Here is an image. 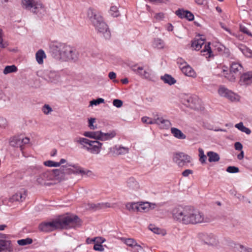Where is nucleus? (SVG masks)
Returning <instances> with one entry per match:
<instances>
[{
    "label": "nucleus",
    "instance_id": "obj_1",
    "mask_svg": "<svg viewBox=\"0 0 252 252\" xmlns=\"http://www.w3.org/2000/svg\"><path fill=\"white\" fill-rule=\"evenodd\" d=\"M172 219L184 224H196L209 222L204 214L189 207H176L171 211Z\"/></svg>",
    "mask_w": 252,
    "mask_h": 252
},
{
    "label": "nucleus",
    "instance_id": "obj_2",
    "mask_svg": "<svg viewBox=\"0 0 252 252\" xmlns=\"http://www.w3.org/2000/svg\"><path fill=\"white\" fill-rule=\"evenodd\" d=\"M81 225V221L78 216L70 214L62 216L51 221L42 222L38 227L42 231L49 232L57 229L75 228Z\"/></svg>",
    "mask_w": 252,
    "mask_h": 252
},
{
    "label": "nucleus",
    "instance_id": "obj_3",
    "mask_svg": "<svg viewBox=\"0 0 252 252\" xmlns=\"http://www.w3.org/2000/svg\"><path fill=\"white\" fill-rule=\"evenodd\" d=\"M54 53H58L61 59L64 61H75L78 58L76 49L65 43L55 42L50 46Z\"/></svg>",
    "mask_w": 252,
    "mask_h": 252
},
{
    "label": "nucleus",
    "instance_id": "obj_4",
    "mask_svg": "<svg viewBox=\"0 0 252 252\" xmlns=\"http://www.w3.org/2000/svg\"><path fill=\"white\" fill-rule=\"evenodd\" d=\"M54 181L56 184L57 182L65 179L66 175L71 174H84L85 171L81 168H78L75 165H72L71 163H66L65 165L62 166L59 169H53Z\"/></svg>",
    "mask_w": 252,
    "mask_h": 252
},
{
    "label": "nucleus",
    "instance_id": "obj_5",
    "mask_svg": "<svg viewBox=\"0 0 252 252\" xmlns=\"http://www.w3.org/2000/svg\"><path fill=\"white\" fill-rule=\"evenodd\" d=\"M75 141L82 145L89 152L95 155L100 153L102 146V143L97 140H90L84 137L77 138Z\"/></svg>",
    "mask_w": 252,
    "mask_h": 252
},
{
    "label": "nucleus",
    "instance_id": "obj_6",
    "mask_svg": "<svg viewBox=\"0 0 252 252\" xmlns=\"http://www.w3.org/2000/svg\"><path fill=\"white\" fill-rule=\"evenodd\" d=\"M21 5L23 8L31 10L35 14H38L39 10L45 11L44 4L40 0L35 1L34 0H21Z\"/></svg>",
    "mask_w": 252,
    "mask_h": 252
},
{
    "label": "nucleus",
    "instance_id": "obj_7",
    "mask_svg": "<svg viewBox=\"0 0 252 252\" xmlns=\"http://www.w3.org/2000/svg\"><path fill=\"white\" fill-rule=\"evenodd\" d=\"M52 170H47L40 174L36 178L37 183L40 185L50 186L56 184Z\"/></svg>",
    "mask_w": 252,
    "mask_h": 252
},
{
    "label": "nucleus",
    "instance_id": "obj_8",
    "mask_svg": "<svg viewBox=\"0 0 252 252\" xmlns=\"http://www.w3.org/2000/svg\"><path fill=\"white\" fill-rule=\"evenodd\" d=\"M191 159L190 156L183 152L176 153L173 157V161L179 167L186 166L191 162Z\"/></svg>",
    "mask_w": 252,
    "mask_h": 252
},
{
    "label": "nucleus",
    "instance_id": "obj_9",
    "mask_svg": "<svg viewBox=\"0 0 252 252\" xmlns=\"http://www.w3.org/2000/svg\"><path fill=\"white\" fill-rule=\"evenodd\" d=\"M30 142V138L24 137L22 135L15 136L9 139L10 145L14 147H19L21 151L23 149L24 145L28 144Z\"/></svg>",
    "mask_w": 252,
    "mask_h": 252
},
{
    "label": "nucleus",
    "instance_id": "obj_10",
    "mask_svg": "<svg viewBox=\"0 0 252 252\" xmlns=\"http://www.w3.org/2000/svg\"><path fill=\"white\" fill-rule=\"evenodd\" d=\"M218 93L220 96L226 97L232 101H239L240 98L239 95L224 86L220 87Z\"/></svg>",
    "mask_w": 252,
    "mask_h": 252
},
{
    "label": "nucleus",
    "instance_id": "obj_11",
    "mask_svg": "<svg viewBox=\"0 0 252 252\" xmlns=\"http://www.w3.org/2000/svg\"><path fill=\"white\" fill-rule=\"evenodd\" d=\"M87 17L94 26H97V24L103 20L100 13L92 8H89L88 9Z\"/></svg>",
    "mask_w": 252,
    "mask_h": 252
},
{
    "label": "nucleus",
    "instance_id": "obj_12",
    "mask_svg": "<svg viewBox=\"0 0 252 252\" xmlns=\"http://www.w3.org/2000/svg\"><path fill=\"white\" fill-rule=\"evenodd\" d=\"M200 102V99L196 95H185L183 98V104L193 109L197 108Z\"/></svg>",
    "mask_w": 252,
    "mask_h": 252
},
{
    "label": "nucleus",
    "instance_id": "obj_13",
    "mask_svg": "<svg viewBox=\"0 0 252 252\" xmlns=\"http://www.w3.org/2000/svg\"><path fill=\"white\" fill-rule=\"evenodd\" d=\"M94 27L96 30H97L99 33L101 34L105 39H108L110 38V32L109 30L108 26L103 21V20L97 24V26H95Z\"/></svg>",
    "mask_w": 252,
    "mask_h": 252
},
{
    "label": "nucleus",
    "instance_id": "obj_14",
    "mask_svg": "<svg viewBox=\"0 0 252 252\" xmlns=\"http://www.w3.org/2000/svg\"><path fill=\"white\" fill-rule=\"evenodd\" d=\"M27 195V191L21 189L11 196L9 200L11 202H23L26 199Z\"/></svg>",
    "mask_w": 252,
    "mask_h": 252
},
{
    "label": "nucleus",
    "instance_id": "obj_15",
    "mask_svg": "<svg viewBox=\"0 0 252 252\" xmlns=\"http://www.w3.org/2000/svg\"><path fill=\"white\" fill-rule=\"evenodd\" d=\"M239 83L241 85H248L252 83V72L244 73L240 78Z\"/></svg>",
    "mask_w": 252,
    "mask_h": 252
},
{
    "label": "nucleus",
    "instance_id": "obj_16",
    "mask_svg": "<svg viewBox=\"0 0 252 252\" xmlns=\"http://www.w3.org/2000/svg\"><path fill=\"white\" fill-rule=\"evenodd\" d=\"M142 202H128L126 204V209L130 212H137L140 211Z\"/></svg>",
    "mask_w": 252,
    "mask_h": 252
},
{
    "label": "nucleus",
    "instance_id": "obj_17",
    "mask_svg": "<svg viewBox=\"0 0 252 252\" xmlns=\"http://www.w3.org/2000/svg\"><path fill=\"white\" fill-rule=\"evenodd\" d=\"M176 14L181 18H186L189 21L194 19V15L189 11L179 9L176 11Z\"/></svg>",
    "mask_w": 252,
    "mask_h": 252
},
{
    "label": "nucleus",
    "instance_id": "obj_18",
    "mask_svg": "<svg viewBox=\"0 0 252 252\" xmlns=\"http://www.w3.org/2000/svg\"><path fill=\"white\" fill-rule=\"evenodd\" d=\"M110 152L116 155H123L128 153L129 149L126 147L116 146L110 149Z\"/></svg>",
    "mask_w": 252,
    "mask_h": 252
},
{
    "label": "nucleus",
    "instance_id": "obj_19",
    "mask_svg": "<svg viewBox=\"0 0 252 252\" xmlns=\"http://www.w3.org/2000/svg\"><path fill=\"white\" fill-rule=\"evenodd\" d=\"M181 70L187 76L195 78L197 76L194 70L188 64L186 66H181Z\"/></svg>",
    "mask_w": 252,
    "mask_h": 252
},
{
    "label": "nucleus",
    "instance_id": "obj_20",
    "mask_svg": "<svg viewBox=\"0 0 252 252\" xmlns=\"http://www.w3.org/2000/svg\"><path fill=\"white\" fill-rule=\"evenodd\" d=\"M116 135V132L115 130L110 131L107 133H104L100 131L99 140H109L115 137Z\"/></svg>",
    "mask_w": 252,
    "mask_h": 252
},
{
    "label": "nucleus",
    "instance_id": "obj_21",
    "mask_svg": "<svg viewBox=\"0 0 252 252\" xmlns=\"http://www.w3.org/2000/svg\"><path fill=\"white\" fill-rule=\"evenodd\" d=\"M243 70L242 65L239 63L232 62L230 67L231 73L234 74H239Z\"/></svg>",
    "mask_w": 252,
    "mask_h": 252
},
{
    "label": "nucleus",
    "instance_id": "obj_22",
    "mask_svg": "<svg viewBox=\"0 0 252 252\" xmlns=\"http://www.w3.org/2000/svg\"><path fill=\"white\" fill-rule=\"evenodd\" d=\"M155 124L158 125L162 128L167 129L171 126V123L168 120L164 119L163 118H158L156 119Z\"/></svg>",
    "mask_w": 252,
    "mask_h": 252
},
{
    "label": "nucleus",
    "instance_id": "obj_23",
    "mask_svg": "<svg viewBox=\"0 0 252 252\" xmlns=\"http://www.w3.org/2000/svg\"><path fill=\"white\" fill-rule=\"evenodd\" d=\"M127 186L132 191H136L140 188L139 184L133 178H130L128 180L127 182Z\"/></svg>",
    "mask_w": 252,
    "mask_h": 252
},
{
    "label": "nucleus",
    "instance_id": "obj_24",
    "mask_svg": "<svg viewBox=\"0 0 252 252\" xmlns=\"http://www.w3.org/2000/svg\"><path fill=\"white\" fill-rule=\"evenodd\" d=\"M171 132L173 136L179 139H185L186 136L178 128L172 127L171 128Z\"/></svg>",
    "mask_w": 252,
    "mask_h": 252
},
{
    "label": "nucleus",
    "instance_id": "obj_25",
    "mask_svg": "<svg viewBox=\"0 0 252 252\" xmlns=\"http://www.w3.org/2000/svg\"><path fill=\"white\" fill-rule=\"evenodd\" d=\"M204 44V41L201 38L194 39L191 43V47L195 50H199Z\"/></svg>",
    "mask_w": 252,
    "mask_h": 252
},
{
    "label": "nucleus",
    "instance_id": "obj_26",
    "mask_svg": "<svg viewBox=\"0 0 252 252\" xmlns=\"http://www.w3.org/2000/svg\"><path fill=\"white\" fill-rule=\"evenodd\" d=\"M148 228L150 230L152 231L155 234L161 235L164 236L166 234L165 230L161 229L153 224H150L148 226Z\"/></svg>",
    "mask_w": 252,
    "mask_h": 252
},
{
    "label": "nucleus",
    "instance_id": "obj_27",
    "mask_svg": "<svg viewBox=\"0 0 252 252\" xmlns=\"http://www.w3.org/2000/svg\"><path fill=\"white\" fill-rule=\"evenodd\" d=\"M124 242L126 245L130 247L136 248V250H138L141 248V246L138 245L136 242L133 239L128 238L124 239Z\"/></svg>",
    "mask_w": 252,
    "mask_h": 252
},
{
    "label": "nucleus",
    "instance_id": "obj_28",
    "mask_svg": "<svg viewBox=\"0 0 252 252\" xmlns=\"http://www.w3.org/2000/svg\"><path fill=\"white\" fill-rule=\"evenodd\" d=\"M157 207V204L149 202H143V211L145 212H149L154 209Z\"/></svg>",
    "mask_w": 252,
    "mask_h": 252
},
{
    "label": "nucleus",
    "instance_id": "obj_29",
    "mask_svg": "<svg viewBox=\"0 0 252 252\" xmlns=\"http://www.w3.org/2000/svg\"><path fill=\"white\" fill-rule=\"evenodd\" d=\"M240 50L248 58H252V50L244 45H240L239 47Z\"/></svg>",
    "mask_w": 252,
    "mask_h": 252
},
{
    "label": "nucleus",
    "instance_id": "obj_30",
    "mask_svg": "<svg viewBox=\"0 0 252 252\" xmlns=\"http://www.w3.org/2000/svg\"><path fill=\"white\" fill-rule=\"evenodd\" d=\"M48 80L51 82H56L59 80L60 75L55 71H50L47 75Z\"/></svg>",
    "mask_w": 252,
    "mask_h": 252
},
{
    "label": "nucleus",
    "instance_id": "obj_31",
    "mask_svg": "<svg viewBox=\"0 0 252 252\" xmlns=\"http://www.w3.org/2000/svg\"><path fill=\"white\" fill-rule=\"evenodd\" d=\"M207 156L209 158V161L210 162L218 161L220 159V156L217 153L212 151L207 153Z\"/></svg>",
    "mask_w": 252,
    "mask_h": 252
},
{
    "label": "nucleus",
    "instance_id": "obj_32",
    "mask_svg": "<svg viewBox=\"0 0 252 252\" xmlns=\"http://www.w3.org/2000/svg\"><path fill=\"white\" fill-rule=\"evenodd\" d=\"M36 60L39 64H42L43 63V59L46 58V55L42 50H38L35 55Z\"/></svg>",
    "mask_w": 252,
    "mask_h": 252
},
{
    "label": "nucleus",
    "instance_id": "obj_33",
    "mask_svg": "<svg viewBox=\"0 0 252 252\" xmlns=\"http://www.w3.org/2000/svg\"><path fill=\"white\" fill-rule=\"evenodd\" d=\"M100 131H86L83 135L87 137L99 140Z\"/></svg>",
    "mask_w": 252,
    "mask_h": 252
},
{
    "label": "nucleus",
    "instance_id": "obj_34",
    "mask_svg": "<svg viewBox=\"0 0 252 252\" xmlns=\"http://www.w3.org/2000/svg\"><path fill=\"white\" fill-rule=\"evenodd\" d=\"M161 79L164 83L168 84L170 85H173L176 83V80L168 74H165L164 76H161Z\"/></svg>",
    "mask_w": 252,
    "mask_h": 252
},
{
    "label": "nucleus",
    "instance_id": "obj_35",
    "mask_svg": "<svg viewBox=\"0 0 252 252\" xmlns=\"http://www.w3.org/2000/svg\"><path fill=\"white\" fill-rule=\"evenodd\" d=\"M202 55L206 56L207 58L210 57L212 55V52L210 47V43L205 44L203 50L201 51Z\"/></svg>",
    "mask_w": 252,
    "mask_h": 252
},
{
    "label": "nucleus",
    "instance_id": "obj_36",
    "mask_svg": "<svg viewBox=\"0 0 252 252\" xmlns=\"http://www.w3.org/2000/svg\"><path fill=\"white\" fill-rule=\"evenodd\" d=\"M153 45L155 48L158 49H163L165 45L164 41L159 38L154 39Z\"/></svg>",
    "mask_w": 252,
    "mask_h": 252
},
{
    "label": "nucleus",
    "instance_id": "obj_37",
    "mask_svg": "<svg viewBox=\"0 0 252 252\" xmlns=\"http://www.w3.org/2000/svg\"><path fill=\"white\" fill-rule=\"evenodd\" d=\"M235 126L240 131L245 132L247 134H250L251 132V130L249 128L244 126L242 122L236 124Z\"/></svg>",
    "mask_w": 252,
    "mask_h": 252
},
{
    "label": "nucleus",
    "instance_id": "obj_38",
    "mask_svg": "<svg viewBox=\"0 0 252 252\" xmlns=\"http://www.w3.org/2000/svg\"><path fill=\"white\" fill-rule=\"evenodd\" d=\"M205 240L206 243L210 245H214L217 242L216 237L212 234L206 235Z\"/></svg>",
    "mask_w": 252,
    "mask_h": 252
},
{
    "label": "nucleus",
    "instance_id": "obj_39",
    "mask_svg": "<svg viewBox=\"0 0 252 252\" xmlns=\"http://www.w3.org/2000/svg\"><path fill=\"white\" fill-rule=\"evenodd\" d=\"M17 71V67L14 65H7L5 67L3 73L4 74H7L12 72H15Z\"/></svg>",
    "mask_w": 252,
    "mask_h": 252
},
{
    "label": "nucleus",
    "instance_id": "obj_40",
    "mask_svg": "<svg viewBox=\"0 0 252 252\" xmlns=\"http://www.w3.org/2000/svg\"><path fill=\"white\" fill-rule=\"evenodd\" d=\"M10 245V242L0 239V252L6 250Z\"/></svg>",
    "mask_w": 252,
    "mask_h": 252
},
{
    "label": "nucleus",
    "instance_id": "obj_41",
    "mask_svg": "<svg viewBox=\"0 0 252 252\" xmlns=\"http://www.w3.org/2000/svg\"><path fill=\"white\" fill-rule=\"evenodd\" d=\"M110 14L115 17H117L120 15V12L118 10V7L116 6H112L110 9Z\"/></svg>",
    "mask_w": 252,
    "mask_h": 252
},
{
    "label": "nucleus",
    "instance_id": "obj_42",
    "mask_svg": "<svg viewBox=\"0 0 252 252\" xmlns=\"http://www.w3.org/2000/svg\"><path fill=\"white\" fill-rule=\"evenodd\" d=\"M198 152H199V161L202 163H205L207 158L204 153L203 150L202 148H199Z\"/></svg>",
    "mask_w": 252,
    "mask_h": 252
},
{
    "label": "nucleus",
    "instance_id": "obj_43",
    "mask_svg": "<svg viewBox=\"0 0 252 252\" xmlns=\"http://www.w3.org/2000/svg\"><path fill=\"white\" fill-rule=\"evenodd\" d=\"M32 242V240L31 238H27L25 239H21L17 241L18 244L21 246H24L27 244H30Z\"/></svg>",
    "mask_w": 252,
    "mask_h": 252
},
{
    "label": "nucleus",
    "instance_id": "obj_44",
    "mask_svg": "<svg viewBox=\"0 0 252 252\" xmlns=\"http://www.w3.org/2000/svg\"><path fill=\"white\" fill-rule=\"evenodd\" d=\"M44 165L48 167H59V164L57 162L52 160H47L44 162Z\"/></svg>",
    "mask_w": 252,
    "mask_h": 252
},
{
    "label": "nucleus",
    "instance_id": "obj_45",
    "mask_svg": "<svg viewBox=\"0 0 252 252\" xmlns=\"http://www.w3.org/2000/svg\"><path fill=\"white\" fill-rule=\"evenodd\" d=\"M104 102V99L102 98H99L97 99H93L90 102V106H92L93 105H97L99 104L100 103H103Z\"/></svg>",
    "mask_w": 252,
    "mask_h": 252
},
{
    "label": "nucleus",
    "instance_id": "obj_46",
    "mask_svg": "<svg viewBox=\"0 0 252 252\" xmlns=\"http://www.w3.org/2000/svg\"><path fill=\"white\" fill-rule=\"evenodd\" d=\"M156 119H152L148 117H143V123L146 124H155Z\"/></svg>",
    "mask_w": 252,
    "mask_h": 252
},
{
    "label": "nucleus",
    "instance_id": "obj_47",
    "mask_svg": "<svg viewBox=\"0 0 252 252\" xmlns=\"http://www.w3.org/2000/svg\"><path fill=\"white\" fill-rule=\"evenodd\" d=\"M95 122V118H90L89 119V127L91 129H95L97 128V126L94 125V124Z\"/></svg>",
    "mask_w": 252,
    "mask_h": 252
},
{
    "label": "nucleus",
    "instance_id": "obj_48",
    "mask_svg": "<svg viewBox=\"0 0 252 252\" xmlns=\"http://www.w3.org/2000/svg\"><path fill=\"white\" fill-rule=\"evenodd\" d=\"M42 111L45 114L48 115L52 111V109L49 105L45 104L43 106Z\"/></svg>",
    "mask_w": 252,
    "mask_h": 252
},
{
    "label": "nucleus",
    "instance_id": "obj_49",
    "mask_svg": "<svg viewBox=\"0 0 252 252\" xmlns=\"http://www.w3.org/2000/svg\"><path fill=\"white\" fill-rule=\"evenodd\" d=\"M131 69L134 71L136 73L140 74L142 68L140 66H137L136 64L135 65H129Z\"/></svg>",
    "mask_w": 252,
    "mask_h": 252
},
{
    "label": "nucleus",
    "instance_id": "obj_50",
    "mask_svg": "<svg viewBox=\"0 0 252 252\" xmlns=\"http://www.w3.org/2000/svg\"><path fill=\"white\" fill-rule=\"evenodd\" d=\"M7 42H3V41L2 30L0 29V47L4 48L7 47Z\"/></svg>",
    "mask_w": 252,
    "mask_h": 252
},
{
    "label": "nucleus",
    "instance_id": "obj_51",
    "mask_svg": "<svg viewBox=\"0 0 252 252\" xmlns=\"http://www.w3.org/2000/svg\"><path fill=\"white\" fill-rule=\"evenodd\" d=\"M239 171V168L235 166H228L226 169V171L231 173H236Z\"/></svg>",
    "mask_w": 252,
    "mask_h": 252
},
{
    "label": "nucleus",
    "instance_id": "obj_52",
    "mask_svg": "<svg viewBox=\"0 0 252 252\" xmlns=\"http://www.w3.org/2000/svg\"><path fill=\"white\" fill-rule=\"evenodd\" d=\"M239 252H252V249L247 248L243 245L239 246Z\"/></svg>",
    "mask_w": 252,
    "mask_h": 252
},
{
    "label": "nucleus",
    "instance_id": "obj_53",
    "mask_svg": "<svg viewBox=\"0 0 252 252\" xmlns=\"http://www.w3.org/2000/svg\"><path fill=\"white\" fill-rule=\"evenodd\" d=\"M240 30L242 32L247 34L249 36H252V34L246 27L241 25L240 27Z\"/></svg>",
    "mask_w": 252,
    "mask_h": 252
},
{
    "label": "nucleus",
    "instance_id": "obj_54",
    "mask_svg": "<svg viewBox=\"0 0 252 252\" xmlns=\"http://www.w3.org/2000/svg\"><path fill=\"white\" fill-rule=\"evenodd\" d=\"M123 101L120 99H115L113 101V105L117 108H120V107H122L123 105Z\"/></svg>",
    "mask_w": 252,
    "mask_h": 252
},
{
    "label": "nucleus",
    "instance_id": "obj_55",
    "mask_svg": "<svg viewBox=\"0 0 252 252\" xmlns=\"http://www.w3.org/2000/svg\"><path fill=\"white\" fill-rule=\"evenodd\" d=\"M94 249L95 251L99 252H103L104 251L103 246L102 245V244H94Z\"/></svg>",
    "mask_w": 252,
    "mask_h": 252
},
{
    "label": "nucleus",
    "instance_id": "obj_56",
    "mask_svg": "<svg viewBox=\"0 0 252 252\" xmlns=\"http://www.w3.org/2000/svg\"><path fill=\"white\" fill-rule=\"evenodd\" d=\"M106 241L105 239L101 237H95L94 244H102Z\"/></svg>",
    "mask_w": 252,
    "mask_h": 252
},
{
    "label": "nucleus",
    "instance_id": "obj_57",
    "mask_svg": "<svg viewBox=\"0 0 252 252\" xmlns=\"http://www.w3.org/2000/svg\"><path fill=\"white\" fill-rule=\"evenodd\" d=\"M177 63L179 65V67L181 69V66H184L187 65L188 64L187 62L184 61L182 59H178L177 60Z\"/></svg>",
    "mask_w": 252,
    "mask_h": 252
},
{
    "label": "nucleus",
    "instance_id": "obj_58",
    "mask_svg": "<svg viewBox=\"0 0 252 252\" xmlns=\"http://www.w3.org/2000/svg\"><path fill=\"white\" fill-rule=\"evenodd\" d=\"M164 15L163 13H157L155 16V19L158 21L162 20L164 18Z\"/></svg>",
    "mask_w": 252,
    "mask_h": 252
},
{
    "label": "nucleus",
    "instance_id": "obj_59",
    "mask_svg": "<svg viewBox=\"0 0 252 252\" xmlns=\"http://www.w3.org/2000/svg\"><path fill=\"white\" fill-rule=\"evenodd\" d=\"M193 173V171L190 169H186L182 172L184 177H188L189 175Z\"/></svg>",
    "mask_w": 252,
    "mask_h": 252
},
{
    "label": "nucleus",
    "instance_id": "obj_60",
    "mask_svg": "<svg viewBox=\"0 0 252 252\" xmlns=\"http://www.w3.org/2000/svg\"><path fill=\"white\" fill-rule=\"evenodd\" d=\"M235 149L236 150H241L242 151V149L243 148L242 144L239 142H236L234 145Z\"/></svg>",
    "mask_w": 252,
    "mask_h": 252
},
{
    "label": "nucleus",
    "instance_id": "obj_61",
    "mask_svg": "<svg viewBox=\"0 0 252 252\" xmlns=\"http://www.w3.org/2000/svg\"><path fill=\"white\" fill-rule=\"evenodd\" d=\"M152 71L148 69L147 71H144V74L143 75L146 78H149L151 77Z\"/></svg>",
    "mask_w": 252,
    "mask_h": 252
},
{
    "label": "nucleus",
    "instance_id": "obj_62",
    "mask_svg": "<svg viewBox=\"0 0 252 252\" xmlns=\"http://www.w3.org/2000/svg\"><path fill=\"white\" fill-rule=\"evenodd\" d=\"M109 78L111 80L114 79L116 77V74L114 72H110L108 74Z\"/></svg>",
    "mask_w": 252,
    "mask_h": 252
},
{
    "label": "nucleus",
    "instance_id": "obj_63",
    "mask_svg": "<svg viewBox=\"0 0 252 252\" xmlns=\"http://www.w3.org/2000/svg\"><path fill=\"white\" fill-rule=\"evenodd\" d=\"M152 2H155L157 3H166L167 0H149Z\"/></svg>",
    "mask_w": 252,
    "mask_h": 252
},
{
    "label": "nucleus",
    "instance_id": "obj_64",
    "mask_svg": "<svg viewBox=\"0 0 252 252\" xmlns=\"http://www.w3.org/2000/svg\"><path fill=\"white\" fill-rule=\"evenodd\" d=\"M244 156V153L243 151H241V153L237 156V158L239 159H242L243 158Z\"/></svg>",
    "mask_w": 252,
    "mask_h": 252
}]
</instances>
